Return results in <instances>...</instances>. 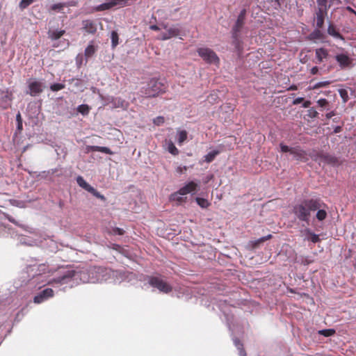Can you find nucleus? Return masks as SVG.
<instances>
[{
	"label": "nucleus",
	"mask_w": 356,
	"mask_h": 356,
	"mask_svg": "<svg viewBox=\"0 0 356 356\" xmlns=\"http://www.w3.org/2000/svg\"><path fill=\"white\" fill-rule=\"evenodd\" d=\"M47 272L49 269L45 264L29 266L22 273V282L33 291L49 284L56 293L66 291L81 283H91L90 267L79 270L60 267L52 278L48 277Z\"/></svg>",
	"instance_id": "nucleus-1"
},
{
	"label": "nucleus",
	"mask_w": 356,
	"mask_h": 356,
	"mask_svg": "<svg viewBox=\"0 0 356 356\" xmlns=\"http://www.w3.org/2000/svg\"><path fill=\"white\" fill-rule=\"evenodd\" d=\"M319 208L318 198L305 199L293 207L292 211L296 218L309 224L311 213Z\"/></svg>",
	"instance_id": "nucleus-2"
},
{
	"label": "nucleus",
	"mask_w": 356,
	"mask_h": 356,
	"mask_svg": "<svg viewBox=\"0 0 356 356\" xmlns=\"http://www.w3.org/2000/svg\"><path fill=\"white\" fill-rule=\"evenodd\" d=\"M166 86L165 83L159 79H151L145 86L140 89V95L146 98H152L157 97L159 94L165 92Z\"/></svg>",
	"instance_id": "nucleus-3"
},
{
	"label": "nucleus",
	"mask_w": 356,
	"mask_h": 356,
	"mask_svg": "<svg viewBox=\"0 0 356 356\" xmlns=\"http://www.w3.org/2000/svg\"><path fill=\"white\" fill-rule=\"evenodd\" d=\"M318 8L315 13L316 27L322 28L328 10L333 5H340L341 0H316Z\"/></svg>",
	"instance_id": "nucleus-4"
},
{
	"label": "nucleus",
	"mask_w": 356,
	"mask_h": 356,
	"mask_svg": "<svg viewBox=\"0 0 356 356\" xmlns=\"http://www.w3.org/2000/svg\"><path fill=\"white\" fill-rule=\"evenodd\" d=\"M108 282L114 284H120L122 282H130L136 279L134 273L124 270H112L109 268Z\"/></svg>",
	"instance_id": "nucleus-5"
},
{
	"label": "nucleus",
	"mask_w": 356,
	"mask_h": 356,
	"mask_svg": "<svg viewBox=\"0 0 356 356\" xmlns=\"http://www.w3.org/2000/svg\"><path fill=\"white\" fill-rule=\"evenodd\" d=\"M109 268L102 266L90 267L91 283H99L109 280Z\"/></svg>",
	"instance_id": "nucleus-6"
},
{
	"label": "nucleus",
	"mask_w": 356,
	"mask_h": 356,
	"mask_svg": "<svg viewBox=\"0 0 356 356\" xmlns=\"http://www.w3.org/2000/svg\"><path fill=\"white\" fill-rule=\"evenodd\" d=\"M146 281L151 287L163 293H168L172 291V286L159 277L147 276Z\"/></svg>",
	"instance_id": "nucleus-7"
},
{
	"label": "nucleus",
	"mask_w": 356,
	"mask_h": 356,
	"mask_svg": "<svg viewBox=\"0 0 356 356\" xmlns=\"http://www.w3.org/2000/svg\"><path fill=\"white\" fill-rule=\"evenodd\" d=\"M44 88V85L42 81L31 78L26 81L25 93L31 97H37L43 92Z\"/></svg>",
	"instance_id": "nucleus-8"
},
{
	"label": "nucleus",
	"mask_w": 356,
	"mask_h": 356,
	"mask_svg": "<svg viewBox=\"0 0 356 356\" xmlns=\"http://www.w3.org/2000/svg\"><path fill=\"white\" fill-rule=\"evenodd\" d=\"M197 54L208 64L218 65L220 59L212 49L207 47H200L197 50Z\"/></svg>",
	"instance_id": "nucleus-9"
},
{
	"label": "nucleus",
	"mask_w": 356,
	"mask_h": 356,
	"mask_svg": "<svg viewBox=\"0 0 356 356\" xmlns=\"http://www.w3.org/2000/svg\"><path fill=\"white\" fill-rule=\"evenodd\" d=\"M314 160L318 162H323L332 166H337L339 164V159L335 155L329 153H317Z\"/></svg>",
	"instance_id": "nucleus-10"
},
{
	"label": "nucleus",
	"mask_w": 356,
	"mask_h": 356,
	"mask_svg": "<svg viewBox=\"0 0 356 356\" xmlns=\"http://www.w3.org/2000/svg\"><path fill=\"white\" fill-rule=\"evenodd\" d=\"M55 294V290L52 288H45L43 290L39 291L34 297H33V302L35 304L42 303L49 299L54 297Z\"/></svg>",
	"instance_id": "nucleus-11"
},
{
	"label": "nucleus",
	"mask_w": 356,
	"mask_h": 356,
	"mask_svg": "<svg viewBox=\"0 0 356 356\" xmlns=\"http://www.w3.org/2000/svg\"><path fill=\"white\" fill-rule=\"evenodd\" d=\"M200 184V181H191L186 183L184 186L179 188V194L186 195L189 193L192 195L196 193Z\"/></svg>",
	"instance_id": "nucleus-12"
},
{
	"label": "nucleus",
	"mask_w": 356,
	"mask_h": 356,
	"mask_svg": "<svg viewBox=\"0 0 356 356\" xmlns=\"http://www.w3.org/2000/svg\"><path fill=\"white\" fill-rule=\"evenodd\" d=\"M162 27L168 32L170 38L179 37V39H183L182 36H184V34H181V31L180 24H173L169 26L167 24H163Z\"/></svg>",
	"instance_id": "nucleus-13"
},
{
	"label": "nucleus",
	"mask_w": 356,
	"mask_h": 356,
	"mask_svg": "<svg viewBox=\"0 0 356 356\" xmlns=\"http://www.w3.org/2000/svg\"><path fill=\"white\" fill-rule=\"evenodd\" d=\"M241 32L231 30V36L232 40V45L238 54L243 51V42L240 38Z\"/></svg>",
	"instance_id": "nucleus-14"
},
{
	"label": "nucleus",
	"mask_w": 356,
	"mask_h": 356,
	"mask_svg": "<svg viewBox=\"0 0 356 356\" xmlns=\"http://www.w3.org/2000/svg\"><path fill=\"white\" fill-rule=\"evenodd\" d=\"M246 13H247V10L245 8H243L240 11V13L237 17V19L235 22V24L232 28V31L241 32V31L245 24Z\"/></svg>",
	"instance_id": "nucleus-15"
},
{
	"label": "nucleus",
	"mask_w": 356,
	"mask_h": 356,
	"mask_svg": "<svg viewBox=\"0 0 356 356\" xmlns=\"http://www.w3.org/2000/svg\"><path fill=\"white\" fill-rule=\"evenodd\" d=\"M83 30L89 34H94L97 29V23L92 19H84L82 21Z\"/></svg>",
	"instance_id": "nucleus-16"
},
{
	"label": "nucleus",
	"mask_w": 356,
	"mask_h": 356,
	"mask_svg": "<svg viewBox=\"0 0 356 356\" xmlns=\"http://www.w3.org/2000/svg\"><path fill=\"white\" fill-rule=\"evenodd\" d=\"M109 102L111 104V108H122V109H127L129 103L125 101L124 99L120 97H111Z\"/></svg>",
	"instance_id": "nucleus-17"
},
{
	"label": "nucleus",
	"mask_w": 356,
	"mask_h": 356,
	"mask_svg": "<svg viewBox=\"0 0 356 356\" xmlns=\"http://www.w3.org/2000/svg\"><path fill=\"white\" fill-rule=\"evenodd\" d=\"M301 233L304 236V241H311L313 243H316L320 241L318 234L314 233L309 228H305Z\"/></svg>",
	"instance_id": "nucleus-18"
},
{
	"label": "nucleus",
	"mask_w": 356,
	"mask_h": 356,
	"mask_svg": "<svg viewBox=\"0 0 356 356\" xmlns=\"http://www.w3.org/2000/svg\"><path fill=\"white\" fill-rule=\"evenodd\" d=\"M335 60L339 63L341 69H344L351 64V59L346 54H337L335 56Z\"/></svg>",
	"instance_id": "nucleus-19"
},
{
	"label": "nucleus",
	"mask_w": 356,
	"mask_h": 356,
	"mask_svg": "<svg viewBox=\"0 0 356 356\" xmlns=\"http://www.w3.org/2000/svg\"><path fill=\"white\" fill-rule=\"evenodd\" d=\"M11 100L8 92L0 89V107L3 109L8 108L10 106Z\"/></svg>",
	"instance_id": "nucleus-20"
},
{
	"label": "nucleus",
	"mask_w": 356,
	"mask_h": 356,
	"mask_svg": "<svg viewBox=\"0 0 356 356\" xmlns=\"http://www.w3.org/2000/svg\"><path fill=\"white\" fill-rule=\"evenodd\" d=\"M327 31V34L332 36L334 39L345 42V38L339 33L337 26L332 24L330 22L328 23Z\"/></svg>",
	"instance_id": "nucleus-21"
},
{
	"label": "nucleus",
	"mask_w": 356,
	"mask_h": 356,
	"mask_svg": "<svg viewBox=\"0 0 356 356\" xmlns=\"http://www.w3.org/2000/svg\"><path fill=\"white\" fill-rule=\"evenodd\" d=\"M42 245L51 252H56L59 250L58 243L51 237L44 239Z\"/></svg>",
	"instance_id": "nucleus-22"
},
{
	"label": "nucleus",
	"mask_w": 356,
	"mask_h": 356,
	"mask_svg": "<svg viewBox=\"0 0 356 356\" xmlns=\"http://www.w3.org/2000/svg\"><path fill=\"white\" fill-rule=\"evenodd\" d=\"M67 83L73 88L79 91L83 90V83L81 78L72 77L66 81Z\"/></svg>",
	"instance_id": "nucleus-23"
},
{
	"label": "nucleus",
	"mask_w": 356,
	"mask_h": 356,
	"mask_svg": "<svg viewBox=\"0 0 356 356\" xmlns=\"http://www.w3.org/2000/svg\"><path fill=\"white\" fill-rule=\"evenodd\" d=\"M291 154L297 161H305L307 156L306 152L299 147H293Z\"/></svg>",
	"instance_id": "nucleus-24"
},
{
	"label": "nucleus",
	"mask_w": 356,
	"mask_h": 356,
	"mask_svg": "<svg viewBox=\"0 0 356 356\" xmlns=\"http://www.w3.org/2000/svg\"><path fill=\"white\" fill-rule=\"evenodd\" d=\"M319 208L316 209V217L318 220L323 221L327 217V212L324 209L325 204L318 198Z\"/></svg>",
	"instance_id": "nucleus-25"
},
{
	"label": "nucleus",
	"mask_w": 356,
	"mask_h": 356,
	"mask_svg": "<svg viewBox=\"0 0 356 356\" xmlns=\"http://www.w3.org/2000/svg\"><path fill=\"white\" fill-rule=\"evenodd\" d=\"M328 55V51L323 47L316 49L315 51V56L318 63L323 62V59L326 58Z\"/></svg>",
	"instance_id": "nucleus-26"
},
{
	"label": "nucleus",
	"mask_w": 356,
	"mask_h": 356,
	"mask_svg": "<svg viewBox=\"0 0 356 356\" xmlns=\"http://www.w3.org/2000/svg\"><path fill=\"white\" fill-rule=\"evenodd\" d=\"M76 183L83 189L89 192L90 191H92V186L90 185L82 176L79 175L76 179Z\"/></svg>",
	"instance_id": "nucleus-27"
},
{
	"label": "nucleus",
	"mask_w": 356,
	"mask_h": 356,
	"mask_svg": "<svg viewBox=\"0 0 356 356\" xmlns=\"http://www.w3.org/2000/svg\"><path fill=\"white\" fill-rule=\"evenodd\" d=\"M42 174L45 175V176H52L56 175L57 177H60L63 175V171L60 165H59L55 168L49 169L47 171H43Z\"/></svg>",
	"instance_id": "nucleus-28"
},
{
	"label": "nucleus",
	"mask_w": 356,
	"mask_h": 356,
	"mask_svg": "<svg viewBox=\"0 0 356 356\" xmlns=\"http://www.w3.org/2000/svg\"><path fill=\"white\" fill-rule=\"evenodd\" d=\"M321 28H316L309 35V39L311 40H321L323 38V33L320 31Z\"/></svg>",
	"instance_id": "nucleus-29"
},
{
	"label": "nucleus",
	"mask_w": 356,
	"mask_h": 356,
	"mask_svg": "<svg viewBox=\"0 0 356 356\" xmlns=\"http://www.w3.org/2000/svg\"><path fill=\"white\" fill-rule=\"evenodd\" d=\"M220 153V151L218 149H213L210 151L207 154L204 156V161L207 163H211L214 160L216 156Z\"/></svg>",
	"instance_id": "nucleus-30"
},
{
	"label": "nucleus",
	"mask_w": 356,
	"mask_h": 356,
	"mask_svg": "<svg viewBox=\"0 0 356 356\" xmlns=\"http://www.w3.org/2000/svg\"><path fill=\"white\" fill-rule=\"evenodd\" d=\"M232 340H233L234 346L238 350L239 355L240 356H246V353L243 348V345L241 342V341L236 337H233Z\"/></svg>",
	"instance_id": "nucleus-31"
},
{
	"label": "nucleus",
	"mask_w": 356,
	"mask_h": 356,
	"mask_svg": "<svg viewBox=\"0 0 356 356\" xmlns=\"http://www.w3.org/2000/svg\"><path fill=\"white\" fill-rule=\"evenodd\" d=\"M64 33H65L64 30H59V29H55V30L49 31L48 32L49 37L52 40H56L59 39L61 36L63 35Z\"/></svg>",
	"instance_id": "nucleus-32"
},
{
	"label": "nucleus",
	"mask_w": 356,
	"mask_h": 356,
	"mask_svg": "<svg viewBox=\"0 0 356 356\" xmlns=\"http://www.w3.org/2000/svg\"><path fill=\"white\" fill-rule=\"evenodd\" d=\"M113 7H114V6L113 5L112 1L108 0L106 2H104L103 3H101L98 6H97L95 7V10L96 11H103V10H109V9L112 8Z\"/></svg>",
	"instance_id": "nucleus-33"
},
{
	"label": "nucleus",
	"mask_w": 356,
	"mask_h": 356,
	"mask_svg": "<svg viewBox=\"0 0 356 356\" xmlns=\"http://www.w3.org/2000/svg\"><path fill=\"white\" fill-rule=\"evenodd\" d=\"M96 50V47L92 43L89 44L84 51V56H86V59L92 57L95 53Z\"/></svg>",
	"instance_id": "nucleus-34"
},
{
	"label": "nucleus",
	"mask_w": 356,
	"mask_h": 356,
	"mask_svg": "<svg viewBox=\"0 0 356 356\" xmlns=\"http://www.w3.org/2000/svg\"><path fill=\"white\" fill-rule=\"evenodd\" d=\"M167 149L169 153L174 156H176L179 154L178 149L175 147V144L171 140L167 143Z\"/></svg>",
	"instance_id": "nucleus-35"
},
{
	"label": "nucleus",
	"mask_w": 356,
	"mask_h": 356,
	"mask_svg": "<svg viewBox=\"0 0 356 356\" xmlns=\"http://www.w3.org/2000/svg\"><path fill=\"white\" fill-rule=\"evenodd\" d=\"M330 81H318L314 85H310L309 88L312 90L318 89L320 88L327 86L330 84Z\"/></svg>",
	"instance_id": "nucleus-36"
},
{
	"label": "nucleus",
	"mask_w": 356,
	"mask_h": 356,
	"mask_svg": "<svg viewBox=\"0 0 356 356\" xmlns=\"http://www.w3.org/2000/svg\"><path fill=\"white\" fill-rule=\"evenodd\" d=\"M187 138V132L185 130L179 131L177 132V143L181 145Z\"/></svg>",
	"instance_id": "nucleus-37"
},
{
	"label": "nucleus",
	"mask_w": 356,
	"mask_h": 356,
	"mask_svg": "<svg viewBox=\"0 0 356 356\" xmlns=\"http://www.w3.org/2000/svg\"><path fill=\"white\" fill-rule=\"evenodd\" d=\"M195 201H196L197 204L201 208H203V209H206L210 205V203L209 202V201L207 199L203 198V197H197L195 198Z\"/></svg>",
	"instance_id": "nucleus-38"
},
{
	"label": "nucleus",
	"mask_w": 356,
	"mask_h": 356,
	"mask_svg": "<svg viewBox=\"0 0 356 356\" xmlns=\"http://www.w3.org/2000/svg\"><path fill=\"white\" fill-rule=\"evenodd\" d=\"M111 46L115 48L119 44L118 34L115 31H112L111 33Z\"/></svg>",
	"instance_id": "nucleus-39"
},
{
	"label": "nucleus",
	"mask_w": 356,
	"mask_h": 356,
	"mask_svg": "<svg viewBox=\"0 0 356 356\" xmlns=\"http://www.w3.org/2000/svg\"><path fill=\"white\" fill-rule=\"evenodd\" d=\"M76 110L78 113L86 115L90 111V107L87 104H81L77 106Z\"/></svg>",
	"instance_id": "nucleus-40"
},
{
	"label": "nucleus",
	"mask_w": 356,
	"mask_h": 356,
	"mask_svg": "<svg viewBox=\"0 0 356 356\" xmlns=\"http://www.w3.org/2000/svg\"><path fill=\"white\" fill-rule=\"evenodd\" d=\"M272 238V234H268L266 236H262V237H260L257 240H254L252 243H253V247L254 248H256L257 246H259L261 243L270 239Z\"/></svg>",
	"instance_id": "nucleus-41"
},
{
	"label": "nucleus",
	"mask_w": 356,
	"mask_h": 356,
	"mask_svg": "<svg viewBox=\"0 0 356 356\" xmlns=\"http://www.w3.org/2000/svg\"><path fill=\"white\" fill-rule=\"evenodd\" d=\"M338 92L341 98L342 99L343 102H347L349 99L348 90L346 88H339Z\"/></svg>",
	"instance_id": "nucleus-42"
},
{
	"label": "nucleus",
	"mask_w": 356,
	"mask_h": 356,
	"mask_svg": "<svg viewBox=\"0 0 356 356\" xmlns=\"http://www.w3.org/2000/svg\"><path fill=\"white\" fill-rule=\"evenodd\" d=\"M183 195L179 194V189L170 195V199L173 201L181 202L183 201Z\"/></svg>",
	"instance_id": "nucleus-43"
},
{
	"label": "nucleus",
	"mask_w": 356,
	"mask_h": 356,
	"mask_svg": "<svg viewBox=\"0 0 356 356\" xmlns=\"http://www.w3.org/2000/svg\"><path fill=\"white\" fill-rule=\"evenodd\" d=\"M318 333L320 335L327 337L332 336L335 333V330L334 329H323L318 330Z\"/></svg>",
	"instance_id": "nucleus-44"
},
{
	"label": "nucleus",
	"mask_w": 356,
	"mask_h": 356,
	"mask_svg": "<svg viewBox=\"0 0 356 356\" xmlns=\"http://www.w3.org/2000/svg\"><path fill=\"white\" fill-rule=\"evenodd\" d=\"M65 86L61 83H54L50 85V90L53 92L59 91L63 88H65Z\"/></svg>",
	"instance_id": "nucleus-45"
},
{
	"label": "nucleus",
	"mask_w": 356,
	"mask_h": 356,
	"mask_svg": "<svg viewBox=\"0 0 356 356\" xmlns=\"http://www.w3.org/2000/svg\"><path fill=\"white\" fill-rule=\"evenodd\" d=\"M10 204L13 206H15V207H17L19 208H24V207H26V202L25 201L20 200H11Z\"/></svg>",
	"instance_id": "nucleus-46"
},
{
	"label": "nucleus",
	"mask_w": 356,
	"mask_h": 356,
	"mask_svg": "<svg viewBox=\"0 0 356 356\" xmlns=\"http://www.w3.org/2000/svg\"><path fill=\"white\" fill-rule=\"evenodd\" d=\"M88 193H91L93 196L96 197L97 198L102 200L106 201V197L104 195L101 194L99 191H97L93 186H92V191H90Z\"/></svg>",
	"instance_id": "nucleus-47"
},
{
	"label": "nucleus",
	"mask_w": 356,
	"mask_h": 356,
	"mask_svg": "<svg viewBox=\"0 0 356 356\" xmlns=\"http://www.w3.org/2000/svg\"><path fill=\"white\" fill-rule=\"evenodd\" d=\"M64 7H65V6L63 5V2H60V3H54V4L51 5V10L58 11L59 13H63V9Z\"/></svg>",
	"instance_id": "nucleus-48"
},
{
	"label": "nucleus",
	"mask_w": 356,
	"mask_h": 356,
	"mask_svg": "<svg viewBox=\"0 0 356 356\" xmlns=\"http://www.w3.org/2000/svg\"><path fill=\"white\" fill-rule=\"evenodd\" d=\"M17 129L22 131L23 129L22 118L19 112L16 115Z\"/></svg>",
	"instance_id": "nucleus-49"
},
{
	"label": "nucleus",
	"mask_w": 356,
	"mask_h": 356,
	"mask_svg": "<svg viewBox=\"0 0 356 356\" xmlns=\"http://www.w3.org/2000/svg\"><path fill=\"white\" fill-rule=\"evenodd\" d=\"M35 1V0H22L19 3V8L22 10L25 9Z\"/></svg>",
	"instance_id": "nucleus-50"
},
{
	"label": "nucleus",
	"mask_w": 356,
	"mask_h": 356,
	"mask_svg": "<svg viewBox=\"0 0 356 356\" xmlns=\"http://www.w3.org/2000/svg\"><path fill=\"white\" fill-rule=\"evenodd\" d=\"M124 233V230L120 227H113L111 230V234L113 235L122 236Z\"/></svg>",
	"instance_id": "nucleus-51"
},
{
	"label": "nucleus",
	"mask_w": 356,
	"mask_h": 356,
	"mask_svg": "<svg viewBox=\"0 0 356 356\" xmlns=\"http://www.w3.org/2000/svg\"><path fill=\"white\" fill-rule=\"evenodd\" d=\"M307 115L311 118H317L318 115V113L316 111V110L314 108H310L308 111H307Z\"/></svg>",
	"instance_id": "nucleus-52"
},
{
	"label": "nucleus",
	"mask_w": 356,
	"mask_h": 356,
	"mask_svg": "<svg viewBox=\"0 0 356 356\" xmlns=\"http://www.w3.org/2000/svg\"><path fill=\"white\" fill-rule=\"evenodd\" d=\"M280 151L282 152H284V153L289 152L290 154H291V149H293V147H289L288 145H284L282 143H281L280 144Z\"/></svg>",
	"instance_id": "nucleus-53"
},
{
	"label": "nucleus",
	"mask_w": 356,
	"mask_h": 356,
	"mask_svg": "<svg viewBox=\"0 0 356 356\" xmlns=\"http://www.w3.org/2000/svg\"><path fill=\"white\" fill-rule=\"evenodd\" d=\"M164 118L162 116H158L156 118L154 119L153 122L156 125H161L164 123Z\"/></svg>",
	"instance_id": "nucleus-54"
},
{
	"label": "nucleus",
	"mask_w": 356,
	"mask_h": 356,
	"mask_svg": "<svg viewBox=\"0 0 356 356\" xmlns=\"http://www.w3.org/2000/svg\"><path fill=\"white\" fill-rule=\"evenodd\" d=\"M86 148L88 152H100L101 146L88 145Z\"/></svg>",
	"instance_id": "nucleus-55"
},
{
	"label": "nucleus",
	"mask_w": 356,
	"mask_h": 356,
	"mask_svg": "<svg viewBox=\"0 0 356 356\" xmlns=\"http://www.w3.org/2000/svg\"><path fill=\"white\" fill-rule=\"evenodd\" d=\"M317 104L320 107H325L328 104V101L325 98H321L317 101Z\"/></svg>",
	"instance_id": "nucleus-56"
},
{
	"label": "nucleus",
	"mask_w": 356,
	"mask_h": 356,
	"mask_svg": "<svg viewBox=\"0 0 356 356\" xmlns=\"http://www.w3.org/2000/svg\"><path fill=\"white\" fill-rule=\"evenodd\" d=\"M100 152H102V153H104L106 154H110V155L113 154V152L109 147H103V146H101Z\"/></svg>",
	"instance_id": "nucleus-57"
},
{
	"label": "nucleus",
	"mask_w": 356,
	"mask_h": 356,
	"mask_svg": "<svg viewBox=\"0 0 356 356\" xmlns=\"http://www.w3.org/2000/svg\"><path fill=\"white\" fill-rule=\"evenodd\" d=\"M77 3V1L74 0L63 2V5L65 6V7L76 6Z\"/></svg>",
	"instance_id": "nucleus-58"
},
{
	"label": "nucleus",
	"mask_w": 356,
	"mask_h": 356,
	"mask_svg": "<svg viewBox=\"0 0 356 356\" xmlns=\"http://www.w3.org/2000/svg\"><path fill=\"white\" fill-rule=\"evenodd\" d=\"M7 219L8 220L9 222H12V223H13V224H15V225H16L17 226H20L22 227H24V226L19 225L18 223V222H17L13 217L8 216H7Z\"/></svg>",
	"instance_id": "nucleus-59"
},
{
	"label": "nucleus",
	"mask_w": 356,
	"mask_h": 356,
	"mask_svg": "<svg viewBox=\"0 0 356 356\" xmlns=\"http://www.w3.org/2000/svg\"><path fill=\"white\" fill-rule=\"evenodd\" d=\"M160 39L162 40H167L170 39V35H168V32L165 31V32L161 33Z\"/></svg>",
	"instance_id": "nucleus-60"
},
{
	"label": "nucleus",
	"mask_w": 356,
	"mask_h": 356,
	"mask_svg": "<svg viewBox=\"0 0 356 356\" xmlns=\"http://www.w3.org/2000/svg\"><path fill=\"white\" fill-rule=\"evenodd\" d=\"M82 59H83L82 55L79 54L76 57V63L78 67H79L82 64Z\"/></svg>",
	"instance_id": "nucleus-61"
},
{
	"label": "nucleus",
	"mask_w": 356,
	"mask_h": 356,
	"mask_svg": "<svg viewBox=\"0 0 356 356\" xmlns=\"http://www.w3.org/2000/svg\"><path fill=\"white\" fill-rule=\"evenodd\" d=\"M304 100V98L303 97H298L296 99H293V105H297V104H300L301 102H302Z\"/></svg>",
	"instance_id": "nucleus-62"
},
{
	"label": "nucleus",
	"mask_w": 356,
	"mask_h": 356,
	"mask_svg": "<svg viewBox=\"0 0 356 356\" xmlns=\"http://www.w3.org/2000/svg\"><path fill=\"white\" fill-rule=\"evenodd\" d=\"M186 166H178L176 169L177 172L181 174L184 170H186Z\"/></svg>",
	"instance_id": "nucleus-63"
},
{
	"label": "nucleus",
	"mask_w": 356,
	"mask_h": 356,
	"mask_svg": "<svg viewBox=\"0 0 356 356\" xmlns=\"http://www.w3.org/2000/svg\"><path fill=\"white\" fill-rule=\"evenodd\" d=\"M311 105V102L309 100H306V101H304L303 103H302V108H309Z\"/></svg>",
	"instance_id": "nucleus-64"
}]
</instances>
